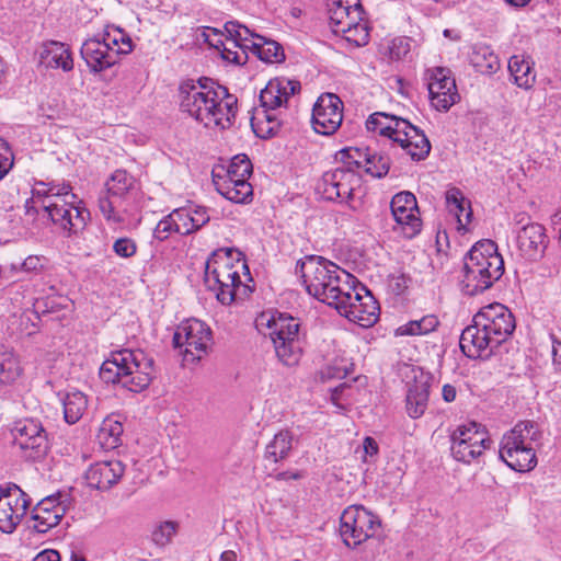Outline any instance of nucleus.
I'll use <instances>...</instances> for the list:
<instances>
[{
  "mask_svg": "<svg viewBox=\"0 0 561 561\" xmlns=\"http://www.w3.org/2000/svg\"><path fill=\"white\" fill-rule=\"evenodd\" d=\"M248 49L266 64H280L285 60L280 44L254 34L238 22H226L222 28L213 26V62L224 67L243 66L248 61Z\"/></svg>",
  "mask_w": 561,
  "mask_h": 561,
  "instance_id": "1",
  "label": "nucleus"
},
{
  "mask_svg": "<svg viewBox=\"0 0 561 561\" xmlns=\"http://www.w3.org/2000/svg\"><path fill=\"white\" fill-rule=\"evenodd\" d=\"M513 313L502 304L481 308L460 335V348L469 358H486L514 332Z\"/></svg>",
  "mask_w": 561,
  "mask_h": 561,
  "instance_id": "2",
  "label": "nucleus"
},
{
  "mask_svg": "<svg viewBox=\"0 0 561 561\" xmlns=\"http://www.w3.org/2000/svg\"><path fill=\"white\" fill-rule=\"evenodd\" d=\"M32 194L44 215L67 237L77 234L85 228L90 211L71 192L70 185L39 182Z\"/></svg>",
  "mask_w": 561,
  "mask_h": 561,
  "instance_id": "3",
  "label": "nucleus"
},
{
  "mask_svg": "<svg viewBox=\"0 0 561 561\" xmlns=\"http://www.w3.org/2000/svg\"><path fill=\"white\" fill-rule=\"evenodd\" d=\"M296 272L300 274L307 293L319 301L334 307L345 291L352 289L356 277L322 257L310 255L297 263Z\"/></svg>",
  "mask_w": 561,
  "mask_h": 561,
  "instance_id": "4",
  "label": "nucleus"
},
{
  "mask_svg": "<svg viewBox=\"0 0 561 561\" xmlns=\"http://www.w3.org/2000/svg\"><path fill=\"white\" fill-rule=\"evenodd\" d=\"M299 91L300 82L297 80L277 77L267 82L251 116V126L257 137L266 139L278 131L283 111L289 99Z\"/></svg>",
  "mask_w": 561,
  "mask_h": 561,
  "instance_id": "5",
  "label": "nucleus"
},
{
  "mask_svg": "<svg viewBox=\"0 0 561 561\" xmlns=\"http://www.w3.org/2000/svg\"><path fill=\"white\" fill-rule=\"evenodd\" d=\"M153 370V359L144 351L124 348L112 352L103 362L100 378L106 383L140 392L150 385Z\"/></svg>",
  "mask_w": 561,
  "mask_h": 561,
  "instance_id": "6",
  "label": "nucleus"
},
{
  "mask_svg": "<svg viewBox=\"0 0 561 561\" xmlns=\"http://www.w3.org/2000/svg\"><path fill=\"white\" fill-rule=\"evenodd\" d=\"M504 273V260L492 240L477 242L465 256L461 291L474 296L489 289Z\"/></svg>",
  "mask_w": 561,
  "mask_h": 561,
  "instance_id": "7",
  "label": "nucleus"
},
{
  "mask_svg": "<svg viewBox=\"0 0 561 561\" xmlns=\"http://www.w3.org/2000/svg\"><path fill=\"white\" fill-rule=\"evenodd\" d=\"M369 131L390 138L415 161L424 160L431 151L425 134L409 121L385 112H375L366 121Z\"/></svg>",
  "mask_w": 561,
  "mask_h": 561,
  "instance_id": "8",
  "label": "nucleus"
},
{
  "mask_svg": "<svg viewBox=\"0 0 561 561\" xmlns=\"http://www.w3.org/2000/svg\"><path fill=\"white\" fill-rule=\"evenodd\" d=\"M252 163L245 154H237L226 161L222 158L213 163V186L227 201L234 204H249L253 199V187L249 178Z\"/></svg>",
  "mask_w": 561,
  "mask_h": 561,
  "instance_id": "9",
  "label": "nucleus"
},
{
  "mask_svg": "<svg viewBox=\"0 0 561 561\" xmlns=\"http://www.w3.org/2000/svg\"><path fill=\"white\" fill-rule=\"evenodd\" d=\"M260 330L265 327L277 358L286 366H295L302 356L304 340L299 321L284 313L263 312L256 320Z\"/></svg>",
  "mask_w": 561,
  "mask_h": 561,
  "instance_id": "10",
  "label": "nucleus"
},
{
  "mask_svg": "<svg viewBox=\"0 0 561 561\" xmlns=\"http://www.w3.org/2000/svg\"><path fill=\"white\" fill-rule=\"evenodd\" d=\"M131 50V38L118 27H108L102 34L87 39L80 54L90 71L99 73L116 65L121 55Z\"/></svg>",
  "mask_w": 561,
  "mask_h": 561,
  "instance_id": "11",
  "label": "nucleus"
},
{
  "mask_svg": "<svg viewBox=\"0 0 561 561\" xmlns=\"http://www.w3.org/2000/svg\"><path fill=\"white\" fill-rule=\"evenodd\" d=\"M363 14L359 0L335 1L329 10L330 27L348 43L364 46L368 43L369 31Z\"/></svg>",
  "mask_w": 561,
  "mask_h": 561,
  "instance_id": "12",
  "label": "nucleus"
},
{
  "mask_svg": "<svg viewBox=\"0 0 561 561\" xmlns=\"http://www.w3.org/2000/svg\"><path fill=\"white\" fill-rule=\"evenodd\" d=\"M450 439L453 457L463 463H471L479 459L491 445L485 426L474 421H466L457 425Z\"/></svg>",
  "mask_w": 561,
  "mask_h": 561,
  "instance_id": "13",
  "label": "nucleus"
},
{
  "mask_svg": "<svg viewBox=\"0 0 561 561\" xmlns=\"http://www.w3.org/2000/svg\"><path fill=\"white\" fill-rule=\"evenodd\" d=\"M346 297H341L333 308L337 312L363 328L374 325L379 318V305L371 293L357 280L352 284V289L345 291Z\"/></svg>",
  "mask_w": 561,
  "mask_h": 561,
  "instance_id": "14",
  "label": "nucleus"
},
{
  "mask_svg": "<svg viewBox=\"0 0 561 561\" xmlns=\"http://www.w3.org/2000/svg\"><path fill=\"white\" fill-rule=\"evenodd\" d=\"M379 526L378 517L363 505H351L341 515L340 535L347 547L355 548L373 537Z\"/></svg>",
  "mask_w": 561,
  "mask_h": 561,
  "instance_id": "15",
  "label": "nucleus"
},
{
  "mask_svg": "<svg viewBox=\"0 0 561 561\" xmlns=\"http://www.w3.org/2000/svg\"><path fill=\"white\" fill-rule=\"evenodd\" d=\"M105 186L106 194L99 198V209L108 222H123V213H126V209H122V204L135 191L136 180L125 170H116Z\"/></svg>",
  "mask_w": 561,
  "mask_h": 561,
  "instance_id": "16",
  "label": "nucleus"
},
{
  "mask_svg": "<svg viewBox=\"0 0 561 561\" xmlns=\"http://www.w3.org/2000/svg\"><path fill=\"white\" fill-rule=\"evenodd\" d=\"M210 340V329L206 323L197 319H190L182 322L173 335L175 348L185 346L183 351V363L194 364L207 357V342Z\"/></svg>",
  "mask_w": 561,
  "mask_h": 561,
  "instance_id": "17",
  "label": "nucleus"
},
{
  "mask_svg": "<svg viewBox=\"0 0 561 561\" xmlns=\"http://www.w3.org/2000/svg\"><path fill=\"white\" fill-rule=\"evenodd\" d=\"M360 183L359 174L345 163V165L327 171L318 184V191L324 199L350 203Z\"/></svg>",
  "mask_w": 561,
  "mask_h": 561,
  "instance_id": "18",
  "label": "nucleus"
},
{
  "mask_svg": "<svg viewBox=\"0 0 561 561\" xmlns=\"http://www.w3.org/2000/svg\"><path fill=\"white\" fill-rule=\"evenodd\" d=\"M390 210L394 221L393 229L403 237L411 239L422 229V220L416 197L408 191L397 193L390 202Z\"/></svg>",
  "mask_w": 561,
  "mask_h": 561,
  "instance_id": "19",
  "label": "nucleus"
},
{
  "mask_svg": "<svg viewBox=\"0 0 561 561\" xmlns=\"http://www.w3.org/2000/svg\"><path fill=\"white\" fill-rule=\"evenodd\" d=\"M424 79L433 107L437 111H448L459 98L451 71L445 67L430 68L426 69Z\"/></svg>",
  "mask_w": 561,
  "mask_h": 561,
  "instance_id": "20",
  "label": "nucleus"
},
{
  "mask_svg": "<svg viewBox=\"0 0 561 561\" xmlns=\"http://www.w3.org/2000/svg\"><path fill=\"white\" fill-rule=\"evenodd\" d=\"M31 503L30 497L16 484L0 488V530L14 531Z\"/></svg>",
  "mask_w": 561,
  "mask_h": 561,
  "instance_id": "21",
  "label": "nucleus"
},
{
  "mask_svg": "<svg viewBox=\"0 0 561 561\" xmlns=\"http://www.w3.org/2000/svg\"><path fill=\"white\" fill-rule=\"evenodd\" d=\"M15 444L25 451V457L38 459L48 450V438L42 423L34 419H25L15 424Z\"/></svg>",
  "mask_w": 561,
  "mask_h": 561,
  "instance_id": "22",
  "label": "nucleus"
},
{
  "mask_svg": "<svg viewBox=\"0 0 561 561\" xmlns=\"http://www.w3.org/2000/svg\"><path fill=\"white\" fill-rule=\"evenodd\" d=\"M343 119L342 101L332 93L318 98L312 110V127L316 133L329 136L334 134Z\"/></svg>",
  "mask_w": 561,
  "mask_h": 561,
  "instance_id": "23",
  "label": "nucleus"
},
{
  "mask_svg": "<svg viewBox=\"0 0 561 561\" xmlns=\"http://www.w3.org/2000/svg\"><path fill=\"white\" fill-rule=\"evenodd\" d=\"M208 80L207 77H203L197 84L194 81H187L180 87L181 107L205 127H208L210 122V105L207 93L203 91Z\"/></svg>",
  "mask_w": 561,
  "mask_h": 561,
  "instance_id": "24",
  "label": "nucleus"
},
{
  "mask_svg": "<svg viewBox=\"0 0 561 561\" xmlns=\"http://www.w3.org/2000/svg\"><path fill=\"white\" fill-rule=\"evenodd\" d=\"M238 99L228 89L213 81V127L230 129L236 121Z\"/></svg>",
  "mask_w": 561,
  "mask_h": 561,
  "instance_id": "25",
  "label": "nucleus"
},
{
  "mask_svg": "<svg viewBox=\"0 0 561 561\" xmlns=\"http://www.w3.org/2000/svg\"><path fill=\"white\" fill-rule=\"evenodd\" d=\"M542 432L536 423L519 422L502 437L499 455L500 457L505 456L519 450L523 446H540Z\"/></svg>",
  "mask_w": 561,
  "mask_h": 561,
  "instance_id": "26",
  "label": "nucleus"
},
{
  "mask_svg": "<svg viewBox=\"0 0 561 561\" xmlns=\"http://www.w3.org/2000/svg\"><path fill=\"white\" fill-rule=\"evenodd\" d=\"M125 472V465L118 459L92 463L85 471L87 484L99 491H108L119 482Z\"/></svg>",
  "mask_w": 561,
  "mask_h": 561,
  "instance_id": "27",
  "label": "nucleus"
},
{
  "mask_svg": "<svg viewBox=\"0 0 561 561\" xmlns=\"http://www.w3.org/2000/svg\"><path fill=\"white\" fill-rule=\"evenodd\" d=\"M413 381L407 382L405 411L411 419L421 417L428 405L431 377L413 369Z\"/></svg>",
  "mask_w": 561,
  "mask_h": 561,
  "instance_id": "28",
  "label": "nucleus"
},
{
  "mask_svg": "<svg viewBox=\"0 0 561 561\" xmlns=\"http://www.w3.org/2000/svg\"><path fill=\"white\" fill-rule=\"evenodd\" d=\"M516 241L520 255L526 260L536 261L545 253L548 238L543 226L530 222L520 229Z\"/></svg>",
  "mask_w": 561,
  "mask_h": 561,
  "instance_id": "29",
  "label": "nucleus"
},
{
  "mask_svg": "<svg viewBox=\"0 0 561 561\" xmlns=\"http://www.w3.org/2000/svg\"><path fill=\"white\" fill-rule=\"evenodd\" d=\"M39 62L49 69H61L69 72L73 69L70 47L58 41L44 42L38 51Z\"/></svg>",
  "mask_w": 561,
  "mask_h": 561,
  "instance_id": "30",
  "label": "nucleus"
},
{
  "mask_svg": "<svg viewBox=\"0 0 561 561\" xmlns=\"http://www.w3.org/2000/svg\"><path fill=\"white\" fill-rule=\"evenodd\" d=\"M341 154L347 156L348 161L346 164H355L357 168H363L368 174L374 178H382L389 171V158L386 156L370 152L369 149L362 151L359 149L342 150Z\"/></svg>",
  "mask_w": 561,
  "mask_h": 561,
  "instance_id": "31",
  "label": "nucleus"
},
{
  "mask_svg": "<svg viewBox=\"0 0 561 561\" xmlns=\"http://www.w3.org/2000/svg\"><path fill=\"white\" fill-rule=\"evenodd\" d=\"M446 207L457 222L458 230H467L472 218L470 202L459 188L453 187L446 192Z\"/></svg>",
  "mask_w": 561,
  "mask_h": 561,
  "instance_id": "32",
  "label": "nucleus"
},
{
  "mask_svg": "<svg viewBox=\"0 0 561 561\" xmlns=\"http://www.w3.org/2000/svg\"><path fill=\"white\" fill-rule=\"evenodd\" d=\"M470 64L482 75H493L500 69V59L491 46L476 44L470 54Z\"/></svg>",
  "mask_w": 561,
  "mask_h": 561,
  "instance_id": "33",
  "label": "nucleus"
},
{
  "mask_svg": "<svg viewBox=\"0 0 561 561\" xmlns=\"http://www.w3.org/2000/svg\"><path fill=\"white\" fill-rule=\"evenodd\" d=\"M508 71L514 83L522 89H530L536 80L533 62L528 57L514 55L508 60Z\"/></svg>",
  "mask_w": 561,
  "mask_h": 561,
  "instance_id": "34",
  "label": "nucleus"
},
{
  "mask_svg": "<svg viewBox=\"0 0 561 561\" xmlns=\"http://www.w3.org/2000/svg\"><path fill=\"white\" fill-rule=\"evenodd\" d=\"M213 280V291H216V298L222 305H230L236 297V288L241 284L239 271L229 273H215Z\"/></svg>",
  "mask_w": 561,
  "mask_h": 561,
  "instance_id": "35",
  "label": "nucleus"
},
{
  "mask_svg": "<svg viewBox=\"0 0 561 561\" xmlns=\"http://www.w3.org/2000/svg\"><path fill=\"white\" fill-rule=\"evenodd\" d=\"M48 504V502H38L33 510V528L41 534L47 533L49 529L59 525L66 513V506H58L55 511H48V508L45 507V505Z\"/></svg>",
  "mask_w": 561,
  "mask_h": 561,
  "instance_id": "36",
  "label": "nucleus"
},
{
  "mask_svg": "<svg viewBox=\"0 0 561 561\" xmlns=\"http://www.w3.org/2000/svg\"><path fill=\"white\" fill-rule=\"evenodd\" d=\"M241 262V252L232 247H225L213 250V274L229 273L244 268Z\"/></svg>",
  "mask_w": 561,
  "mask_h": 561,
  "instance_id": "37",
  "label": "nucleus"
},
{
  "mask_svg": "<svg viewBox=\"0 0 561 561\" xmlns=\"http://www.w3.org/2000/svg\"><path fill=\"white\" fill-rule=\"evenodd\" d=\"M537 447L538 446H523L519 450L501 456L500 458L513 470L526 472L537 465Z\"/></svg>",
  "mask_w": 561,
  "mask_h": 561,
  "instance_id": "38",
  "label": "nucleus"
},
{
  "mask_svg": "<svg viewBox=\"0 0 561 561\" xmlns=\"http://www.w3.org/2000/svg\"><path fill=\"white\" fill-rule=\"evenodd\" d=\"M293 446V436L288 431H280L274 435V438L267 444L265 457L267 460L276 463L288 457Z\"/></svg>",
  "mask_w": 561,
  "mask_h": 561,
  "instance_id": "39",
  "label": "nucleus"
},
{
  "mask_svg": "<svg viewBox=\"0 0 561 561\" xmlns=\"http://www.w3.org/2000/svg\"><path fill=\"white\" fill-rule=\"evenodd\" d=\"M64 417L68 424L77 423L88 407V400L81 391L68 392L62 400Z\"/></svg>",
  "mask_w": 561,
  "mask_h": 561,
  "instance_id": "40",
  "label": "nucleus"
},
{
  "mask_svg": "<svg viewBox=\"0 0 561 561\" xmlns=\"http://www.w3.org/2000/svg\"><path fill=\"white\" fill-rule=\"evenodd\" d=\"M123 425L113 417L105 419L98 433L99 443L105 449H114L121 444Z\"/></svg>",
  "mask_w": 561,
  "mask_h": 561,
  "instance_id": "41",
  "label": "nucleus"
},
{
  "mask_svg": "<svg viewBox=\"0 0 561 561\" xmlns=\"http://www.w3.org/2000/svg\"><path fill=\"white\" fill-rule=\"evenodd\" d=\"M439 321L434 314H427L419 320H412L397 329L398 335H425L436 330Z\"/></svg>",
  "mask_w": 561,
  "mask_h": 561,
  "instance_id": "42",
  "label": "nucleus"
},
{
  "mask_svg": "<svg viewBox=\"0 0 561 561\" xmlns=\"http://www.w3.org/2000/svg\"><path fill=\"white\" fill-rule=\"evenodd\" d=\"M180 524L176 520H161L153 525L151 530V541L157 547H167L176 536Z\"/></svg>",
  "mask_w": 561,
  "mask_h": 561,
  "instance_id": "43",
  "label": "nucleus"
},
{
  "mask_svg": "<svg viewBox=\"0 0 561 561\" xmlns=\"http://www.w3.org/2000/svg\"><path fill=\"white\" fill-rule=\"evenodd\" d=\"M350 362L343 356H334L327 358L325 364L321 368V377L323 379H343L348 375Z\"/></svg>",
  "mask_w": 561,
  "mask_h": 561,
  "instance_id": "44",
  "label": "nucleus"
},
{
  "mask_svg": "<svg viewBox=\"0 0 561 561\" xmlns=\"http://www.w3.org/2000/svg\"><path fill=\"white\" fill-rule=\"evenodd\" d=\"M411 50V41L408 37H396L388 44V55L392 60L403 59Z\"/></svg>",
  "mask_w": 561,
  "mask_h": 561,
  "instance_id": "45",
  "label": "nucleus"
},
{
  "mask_svg": "<svg viewBox=\"0 0 561 561\" xmlns=\"http://www.w3.org/2000/svg\"><path fill=\"white\" fill-rule=\"evenodd\" d=\"M175 224V232L180 234H188L194 230L193 221L191 218V210L190 209H174L171 213Z\"/></svg>",
  "mask_w": 561,
  "mask_h": 561,
  "instance_id": "46",
  "label": "nucleus"
},
{
  "mask_svg": "<svg viewBox=\"0 0 561 561\" xmlns=\"http://www.w3.org/2000/svg\"><path fill=\"white\" fill-rule=\"evenodd\" d=\"M113 251L121 257H131L137 252V244L130 238H118L113 244Z\"/></svg>",
  "mask_w": 561,
  "mask_h": 561,
  "instance_id": "47",
  "label": "nucleus"
},
{
  "mask_svg": "<svg viewBox=\"0 0 561 561\" xmlns=\"http://www.w3.org/2000/svg\"><path fill=\"white\" fill-rule=\"evenodd\" d=\"M176 224L171 214L161 219L154 230L153 237L160 241L168 239L171 232H175Z\"/></svg>",
  "mask_w": 561,
  "mask_h": 561,
  "instance_id": "48",
  "label": "nucleus"
},
{
  "mask_svg": "<svg viewBox=\"0 0 561 561\" xmlns=\"http://www.w3.org/2000/svg\"><path fill=\"white\" fill-rule=\"evenodd\" d=\"M13 165V153L8 144L0 138V180L8 174Z\"/></svg>",
  "mask_w": 561,
  "mask_h": 561,
  "instance_id": "49",
  "label": "nucleus"
},
{
  "mask_svg": "<svg viewBox=\"0 0 561 561\" xmlns=\"http://www.w3.org/2000/svg\"><path fill=\"white\" fill-rule=\"evenodd\" d=\"M191 218L193 221L194 230H197L209 221L210 216L208 215L207 208L196 207L191 210Z\"/></svg>",
  "mask_w": 561,
  "mask_h": 561,
  "instance_id": "50",
  "label": "nucleus"
},
{
  "mask_svg": "<svg viewBox=\"0 0 561 561\" xmlns=\"http://www.w3.org/2000/svg\"><path fill=\"white\" fill-rule=\"evenodd\" d=\"M43 268V257L37 255L27 256L20 266L24 272H37Z\"/></svg>",
  "mask_w": 561,
  "mask_h": 561,
  "instance_id": "51",
  "label": "nucleus"
},
{
  "mask_svg": "<svg viewBox=\"0 0 561 561\" xmlns=\"http://www.w3.org/2000/svg\"><path fill=\"white\" fill-rule=\"evenodd\" d=\"M363 449L365 455V461H368V457L373 458L377 456L379 447L377 442L373 437L367 436L363 442Z\"/></svg>",
  "mask_w": 561,
  "mask_h": 561,
  "instance_id": "52",
  "label": "nucleus"
},
{
  "mask_svg": "<svg viewBox=\"0 0 561 561\" xmlns=\"http://www.w3.org/2000/svg\"><path fill=\"white\" fill-rule=\"evenodd\" d=\"M552 342V363L557 370L561 371V341L551 335Z\"/></svg>",
  "mask_w": 561,
  "mask_h": 561,
  "instance_id": "53",
  "label": "nucleus"
},
{
  "mask_svg": "<svg viewBox=\"0 0 561 561\" xmlns=\"http://www.w3.org/2000/svg\"><path fill=\"white\" fill-rule=\"evenodd\" d=\"M33 561H60V554L57 550L45 549L37 553Z\"/></svg>",
  "mask_w": 561,
  "mask_h": 561,
  "instance_id": "54",
  "label": "nucleus"
},
{
  "mask_svg": "<svg viewBox=\"0 0 561 561\" xmlns=\"http://www.w3.org/2000/svg\"><path fill=\"white\" fill-rule=\"evenodd\" d=\"M61 497H62V495L60 493H58V494L47 496V497L43 499L41 502H48L49 504L45 505V507L48 508V511H55V508H57L58 506L67 507L66 500L62 501V500H60Z\"/></svg>",
  "mask_w": 561,
  "mask_h": 561,
  "instance_id": "55",
  "label": "nucleus"
},
{
  "mask_svg": "<svg viewBox=\"0 0 561 561\" xmlns=\"http://www.w3.org/2000/svg\"><path fill=\"white\" fill-rule=\"evenodd\" d=\"M456 396H457V390H456L455 386H453L450 383H446L443 386L442 397L445 402H448V403L454 402L456 399Z\"/></svg>",
  "mask_w": 561,
  "mask_h": 561,
  "instance_id": "56",
  "label": "nucleus"
},
{
  "mask_svg": "<svg viewBox=\"0 0 561 561\" xmlns=\"http://www.w3.org/2000/svg\"><path fill=\"white\" fill-rule=\"evenodd\" d=\"M25 215L28 217L34 218L35 215L39 213L41 207H38L36 199L31 197L30 199H26L25 205Z\"/></svg>",
  "mask_w": 561,
  "mask_h": 561,
  "instance_id": "57",
  "label": "nucleus"
},
{
  "mask_svg": "<svg viewBox=\"0 0 561 561\" xmlns=\"http://www.w3.org/2000/svg\"><path fill=\"white\" fill-rule=\"evenodd\" d=\"M220 561H237V554L232 550L224 551L220 556Z\"/></svg>",
  "mask_w": 561,
  "mask_h": 561,
  "instance_id": "58",
  "label": "nucleus"
},
{
  "mask_svg": "<svg viewBox=\"0 0 561 561\" xmlns=\"http://www.w3.org/2000/svg\"><path fill=\"white\" fill-rule=\"evenodd\" d=\"M508 4L513 7H525L528 4L531 0H505Z\"/></svg>",
  "mask_w": 561,
  "mask_h": 561,
  "instance_id": "59",
  "label": "nucleus"
},
{
  "mask_svg": "<svg viewBox=\"0 0 561 561\" xmlns=\"http://www.w3.org/2000/svg\"><path fill=\"white\" fill-rule=\"evenodd\" d=\"M289 15L294 19H299L302 15V10L298 7H293L289 10Z\"/></svg>",
  "mask_w": 561,
  "mask_h": 561,
  "instance_id": "60",
  "label": "nucleus"
},
{
  "mask_svg": "<svg viewBox=\"0 0 561 561\" xmlns=\"http://www.w3.org/2000/svg\"><path fill=\"white\" fill-rule=\"evenodd\" d=\"M345 389V386H341L339 388H335L334 391L332 392V400L333 401H336L340 399V393H342Z\"/></svg>",
  "mask_w": 561,
  "mask_h": 561,
  "instance_id": "61",
  "label": "nucleus"
},
{
  "mask_svg": "<svg viewBox=\"0 0 561 561\" xmlns=\"http://www.w3.org/2000/svg\"><path fill=\"white\" fill-rule=\"evenodd\" d=\"M553 222H554V225L561 222V209L554 215ZM558 239H559V242L561 243V228L559 229Z\"/></svg>",
  "mask_w": 561,
  "mask_h": 561,
  "instance_id": "62",
  "label": "nucleus"
},
{
  "mask_svg": "<svg viewBox=\"0 0 561 561\" xmlns=\"http://www.w3.org/2000/svg\"><path fill=\"white\" fill-rule=\"evenodd\" d=\"M443 34L445 37L451 38L454 41H458L460 38L458 34H455V36H453V31L448 28H446Z\"/></svg>",
  "mask_w": 561,
  "mask_h": 561,
  "instance_id": "63",
  "label": "nucleus"
},
{
  "mask_svg": "<svg viewBox=\"0 0 561 561\" xmlns=\"http://www.w3.org/2000/svg\"><path fill=\"white\" fill-rule=\"evenodd\" d=\"M210 268V254L205 259V276L208 275V270Z\"/></svg>",
  "mask_w": 561,
  "mask_h": 561,
  "instance_id": "64",
  "label": "nucleus"
}]
</instances>
